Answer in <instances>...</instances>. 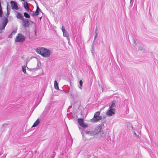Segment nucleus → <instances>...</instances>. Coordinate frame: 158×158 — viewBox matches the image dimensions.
Listing matches in <instances>:
<instances>
[{"mask_svg":"<svg viewBox=\"0 0 158 158\" xmlns=\"http://www.w3.org/2000/svg\"><path fill=\"white\" fill-rule=\"evenodd\" d=\"M16 17L18 19L21 20H23L24 18L23 16L19 12H18L17 14L16 15Z\"/></svg>","mask_w":158,"mask_h":158,"instance_id":"11","label":"nucleus"},{"mask_svg":"<svg viewBox=\"0 0 158 158\" xmlns=\"http://www.w3.org/2000/svg\"><path fill=\"white\" fill-rule=\"evenodd\" d=\"M101 136V137H103V136L102 135Z\"/></svg>","mask_w":158,"mask_h":158,"instance_id":"34","label":"nucleus"},{"mask_svg":"<svg viewBox=\"0 0 158 158\" xmlns=\"http://www.w3.org/2000/svg\"><path fill=\"white\" fill-rule=\"evenodd\" d=\"M134 134L137 137L139 138V135H137L136 133L135 132H134Z\"/></svg>","mask_w":158,"mask_h":158,"instance_id":"27","label":"nucleus"},{"mask_svg":"<svg viewBox=\"0 0 158 158\" xmlns=\"http://www.w3.org/2000/svg\"><path fill=\"white\" fill-rule=\"evenodd\" d=\"M54 85L55 89L57 90H59L58 84L56 81H54Z\"/></svg>","mask_w":158,"mask_h":158,"instance_id":"16","label":"nucleus"},{"mask_svg":"<svg viewBox=\"0 0 158 158\" xmlns=\"http://www.w3.org/2000/svg\"><path fill=\"white\" fill-rule=\"evenodd\" d=\"M10 4H11L12 9L13 10H17L19 9V8L16 2L13 1H11L10 2Z\"/></svg>","mask_w":158,"mask_h":158,"instance_id":"6","label":"nucleus"},{"mask_svg":"<svg viewBox=\"0 0 158 158\" xmlns=\"http://www.w3.org/2000/svg\"><path fill=\"white\" fill-rule=\"evenodd\" d=\"M34 31H35V35H36V29Z\"/></svg>","mask_w":158,"mask_h":158,"instance_id":"29","label":"nucleus"},{"mask_svg":"<svg viewBox=\"0 0 158 158\" xmlns=\"http://www.w3.org/2000/svg\"><path fill=\"white\" fill-rule=\"evenodd\" d=\"M100 112L97 111L95 113L94 115L93 118L91 119V121L93 123L97 122L98 121L102 119V117L100 116Z\"/></svg>","mask_w":158,"mask_h":158,"instance_id":"2","label":"nucleus"},{"mask_svg":"<svg viewBox=\"0 0 158 158\" xmlns=\"http://www.w3.org/2000/svg\"><path fill=\"white\" fill-rule=\"evenodd\" d=\"M115 113V110L114 109H109L107 110L106 114V115L109 116H111L114 114Z\"/></svg>","mask_w":158,"mask_h":158,"instance_id":"7","label":"nucleus"},{"mask_svg":"<svg viewBox=\"0 0 158 158\" xmlns=\"http://www.w3.org/2000/svg\"><path fill=\"white\" fill-rule=\"evenodd\" d=\"M25 39L26 37L24 35L21 34L19 33L16 36L15 41L16 42H23L25 41Z\"/></svg>","mask_w":158,"mask_h":158,"instance_id":"3","label":"nucleus"},{"mask_svg":"<svg viewBox=\"0 0 158 158\" xmlns=\"http://www.w3.org/2000/svg\"><path fill=\"white\" fill-rule=\"evenodd\" d=\"M40 10V8L38 6H37L36 10L35 11H33L32 12V15L33 16H37L39 14V11Z\"/></svg>","mask_w":158,"mask_h":158,"instance_id":"10","label":"nucleus"},{"mask_svg":"<svg viewBox=\"0 0 158 158\" xmlns=\"http://www.w3.org/2000/svg\"><path fill=\"white\" fill-rule=\"evenodd\" d=\"M61 30L62 31V32L63 31V30H65V29L64 28V27L63 25H62V26Z\"/></svg>","mask_w":158,"mask_h":158,"instance_id":"28","label":"nucleus"},{"mask_svg":"<svg viewBox=\"0 0 158 158\" xmlns=\"http://www.w3.org/2000/svg\"><path fill=\"white\" fill-rule=\"evenodd\" d=\"M79 84L80 85V86L79 87V88L80 89H81L82 88L81 87L82 86L83 84V82L82 80H80L79 81Z\"/></svg>","mask_w":158,"mask_h":158,"instance_id":"22","label":"nucleus"},{"mask_svg":"<svg viewBox=\"0 0 158 158\" xmlns=\"http://www.w3.org/2000/svg\"><path fill=\"white\" fill-rule=\"evenodd\" d=\"M23 25L25 27H28L30 25V23L29 19H24V18L23 20Z\"/></svg>","mask_w":158,"mask_h":158,"instance_id":"8","label":"nucleus"},{"mask_svg":"<svg viewBox=\"0 0 158 158\" xmlns=\"http://www.w3.org/2000/svg\"><path fill=\"white\" fill-rule=\"evenodd\" d=\"M17 32V31L16 30H14L9 35L8 37L9 38H11L12 37L13 35L15 34Z\"/></svg>","mask_w":158,"mask_h":158,"instance_id":"15","label":"nucleus"},{"mask_svg":"<svg viewBox=\"0 0 158 158\" xmlns=\"http://www.w3.org/2000/svg\"><path fill=\"white\" fill-rule=\"evenodd\" d=\"M10 14V10L8 9V6L7 7V15L6 16L7 17Z\"/></svg>","mask_w":158,"mask_h":158,"instance_id":"23","label":"nucleus"},{"mask_svg":"<svg viewBox=\"0 0 158 158\" xmlns=\"http://www.w3.org/2000/svg\"><path fill=\"white\" fill-rule=\"evenodd\" d=\"M96 38H97V37L94 36V40H95L96 39Z\"/></svg>","mask_w":158,"mask_h":158,"instance_id":"31","label":"nucleus"},{"mask_svg":"<svg viewBox=\"0 0 158 158\" xmlns=\"http://www.w3.org/2000/svg\"><path fill=\"white\" fill-rule=\"evenodd\" d=\"M85 132L86 134L88 135H90L92 136L95 135V134H94V130L91 131H85Z\"/></svg>","mask_w":158,"mask_h":158,"instance_id":"13","label":"nucleus"},{"mask_svg":"<svg viewBox=\"0 0 158 158\" xmlns=\"http://www.w3.org/2000/svg\"><path fill=\"white\" fill-rule=\"evenodd\" d=\"M36 52L38 54L45 57H49L51 54V51L48 49L44 47L37 48L36 50Z\"/></svg>","mask_w":158,"mask_h":158,"instance_id":"1","label":"nucleus"},{"mask_svg":"<svg viewBox=\"0 0 158 158\" xmlns=\"http://www.w3.org/2000/svg\"><path fill=\"white\" fill-rule=\"evenodd\" d=\"M63 36H64L66 37H69V35H68L67 32L65 30H63Z\"/></svg>","mask_w":158,"mask_h":158,"instance_id":"17","label":"nucleus"},{"mask_svg":"<svg viewBox=\"0 0 158 158\" xmlns=\"http://www.w3.org/2000/svg\"><path fill=\"white\" fill-rule=\"evenodd\" d=\"M102 129V127L101 126H97L94 130V134L95 135L97 134L99 132H100Z\"/></svg>","mask_w":158,"mask_h":158,"instance_id":"9","label":"nucleus"},{"mask_svg":"<svg viewBox=\"0 0 158 158\" xmlns=\"http://www.w3.org/2000/svg\"><path fill=\"white\" fill-rule=\"evenodd\" d=\"M8 125V123H4L3 124L2 126L3 127H6Z\"/></svg>","mask_w":158,"mask_h":158,"instance_id":"25","label":"nucleus"},{"mask_svg":"<svg viewBox=\"0 0 158 158\" xmlns=\"http://www.w3.org/2000/svg\"><path fill=\"white\" fill-rule=\"evenodd\" d=\"M8 23V19L7 17H5L4 19L2 21V23L0 24V31L4 29Z\"/></svg>","mask_w":158,"mask_h":158,"instance_id":"4","label":"nucleus"},{"mask_svg":"<svg viewBox=\"0 0 158 158\" xmlns=\"http://www.w3.org/2000/svg\"><path fill=\"white\" fill-rule=\"evenodd\" d=\"M24 7L27 11H28V10H29V6H28V3L27 1H25L24 2Z\"/></svg>","mask_w":158,"mask_h":158,"instance_id":"14","label":"nucleus"},{"mask_svg":"<svg viewBox=\"0 0 158 158\" xmlns=\"http://www.w3.org/2000/svg\"><path fill=\"white\" fill-rule=\"evenodd\" d=\"M115 106V102H113L111 106H110L109 109H113Z\"/></svg>","mask_w":158,"mask_h":158,"instance_id":"18","label":"nucleus"},{"mask_svg":"<svg viewBox=\"0 0 158 158\" xmlns=\"http://www.w3.org/2000/svg\"><path fill=\"white\" fill-rule=\"evenodd\" d=\"M22 70L24 73H26V67L25 66H22Z\"/></svg>","mask_w":158,"mask_h":158,"instance_id":"19","label":"nucleus"},{"mask_svg":"<svg viewBox=\"0 0 158 158\" xmlns=\"http://www.w3.org/2000/svg\"><path fill=\"white\" fill-rule=\"evenodd\" d=\"M24 15L26 18H30V15L27 12L24 13Z\"/></svg>","mask_w":158,"mask_h":158,"instance_id":"20","label":"nucleus"},{"mask_svg":"<svg viewBox=\"0 0 158 158\" xmlns=\"http://www.w3.org/2000/svg\"><path fill=\"white\" fill-rule=\"evenodd\" d=\"M132 2H133V0H130V3H131Z\"/></svg>","mask_w":158,"mask_h":158,"instance_id":"30","label":"nucleus"},{"mask_svg":"<svg viewBox=\"0 0 158 158\" xmlns=\"http://www.w3.org/2000/svg\"><path fill=\"white\" fill-rule=\"evenodd\" d=\"M81 134H82V137L83 139H84V133H83V132L82 131H81Z\"/></svg>","mask_w":158,"mask_h":158,"instance_id":"26","label":"nucleus"},{"mask_svg":"<svg viewBox=\"0 0 158 158\" xmlns=\"http://www.w3.org/2000/svg\"><path fill=\"white\" fill-rule=\"evenodd\" d=\"M40 122V120L39 118L37 119V120L34 122L33 125L32 126V127H35L37 126L39 124Z\"/></svg>","mask_w":158,"mask_h":158,"instance_id":"12","label":"nucleus"},{"mask_svg":"<svg viewBox=\"0 0 158 158\" xmlns=\"http://www.w3.org/2000/svg\"><path fill=\"white\" fill-rule=\"evenodd\" d=\"M41 19H42V17H40V20H41Z\"/></svg>","mask_w":158,"mask_h":158,"instance_id":"32","label":"nucleus"},{"mask_svg":"<svg viewBox=\"0 0 158 158\" xmlns=\"http://www.w3.org/2000/svg\"><path fill=\"white\" fill-rule=\"evenodd\" d=\"M21 1H24L25 0H20Z\"/></svg>","mask_w":158,"mask_h":158,"instance_id":"33","label":"nucleus"},{"mask_svg":"<svg viewBox=\"0 0 158 158\" xmlns=\"http://www.w3.org/2000/svg\"><path fill=\"white\" fill-rule=\"evenodd\" d=\"M98 33L97 32V29H96V31H95V33L94 34V36H96L97 37V36H98Z\"/></svg>","mask_w":158,"mask_h":158,"instance_id":"24","label":"nucleus"},{"mask_svg":"<svg viewBox=\"0 0 158 158\" xmlns=\"http://www.w3.org/2000/svg\"><path fill=\"white\" fill-rule=\"evenodd\" d=\"M77 122L80 125L83 127H88L87 124L84 123V120L82 118H78Z\"/></svg>","mask_w":158,"mask_h":158,"instance_id":"5","label":"nucleus"},{"mask_svg":"<svg viewBox=\"0 0 158 158\" xmlns=\"http://www.w3.org/2000/svg\"><path fill=\"white\" fill-rule=\"evenodd\" d=\"M138 50L142 51L143 52H144V50L142 46H139L138 48Z\"/></svg>","mask_w":158,"mask_h":158,"instance_id":"21","label":"nucleus"}]
</instances>
